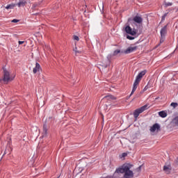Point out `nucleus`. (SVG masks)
<instances>
[{"label":"nucleus","instance_id":"1","mask_svg":"<svg viewBox=\"0 0 178 178\" xmlns=\"http://www.w3.org/2000/svg\"><path fill=\"white\" fill-rule=\"evenodd\" d=\"M130 169H131V165L124 164L122 167L118 168L115 173H124V178H133L134 177V172Z\"/></svg>","mask_w":178,"mask_h":178},{"label":"nucleus","instance_id":"2","mask_svg":"<svg viewBox=\"0 0 178 178\" xmlns=\"http://www.w3.org/2000/svg\"><path fill=\"white\" fill-rule=\"evenodd\" d=\"M146 73H147V71L143 70V71H141L138 74V76H136V80H135V81L134 83V85H133L132 90L131 92V94L129 95V98H130V97H131V95H133V94H134V92H136V90H137V87H138V84H140V81H141V79H143V76H145Z\"/></svg>","mask_w":178,"mask_h":178},{"label":"nucleus","instance_id":"3","mask_svg":"<svg viewBox=\"0 0 178 178\" xmlns=\"http://www.w3.org/2000/svg\"><path fill=\"white\" fill-rule=\"evenodd\" d=\"M3 76L2 79H0V81H3V83L8 84V81H12V80H13V78L10 77V72H9L5 67H3Z\"/></svg>","mask_w":178,"mask_h":178},{"label":"nucleus","instance_id":"4","mask_svg":"<svg viewBox=\"0 0 178 178\" xmlns=\"http://www.w3.org/2000/svg\"><path fill=\"white\" fill-rule=\"evenodd\" d=\"M148 109V105H144L141 106L140 108L136 109L134 111V119H137L138 116H140V113H143L145 111H147Z\"/></svg>","mask_w":178,"mask_h":178},{"label":"nucleus","instance_id":"5","mask_svg":"<svg viewBox=\"0 0 178 178\" xmlns=\"http://www.w3.org/2000/svg\"><path fill=\"white\" fill-rule=\"evenodd\" d=\"M168 33V25H165L164 27H163L160 31L161 34V39L160 42L162 44L163 41H165V38L166 37V34Z\"/></svg>","mask_w":178,"mask_h":178},{"label":"nucleus","instance_id":"6","mask_svg":"<svg viewBox=\"0 0 178 178\" xmlns=\"http://www.w3.org/2000/svg\"><path fill=\"white\" fill-rule=\"evenodd\" d=\"M125 31L127 34H130V35H136V34H137V30L135 29L133 30L130 26H127L125 27Z\"/></svg>","mask_w":178,"mask_h":178},{"label":"nucleus","instance_id":"7","mask_svg":"<svg viewBox=\"0 0 178 178\" xmlns=\"http://www.w3.org/2000/svg\"><path fill=\"white\" fill-rule=\"evenodd\" d=\"M138 48V47L137 46H130L124 51V54H125L126 55L131 54L132 52L137 51Z\"/></svg>","mask_w":178,"mask_h":178},{"label":"nucleus","instance_id":"8","mask_svg":"<svg viewBox=\"0 0 178 178\" xmlns=\"http://www.w3.org/2000/svg\"><path fill=\"white\" fill-rule=\"evenodd\" d=\"M163 170L166 175H170V172H172V166L170 165H165L163 166Z\"/></svg>","mask_w":178,"mask_h":178},{"label":"nucleus","instance_id":"9","mask_svg":"<svg viewBox=\"0 0 178 178\" xmlns=\"http://www.w3.org/2000/svg\"><path fill=\"white\" fill-rule=\"evenodd\" d=\"M118 54H120V49H117V50L114 51L113 54H108L107 56V59H108V62H111V59H112V56H116V55H118Z\"/></svg>","mask_w":178,"mask_h":178},{"label":"nucleus","instance_id":"10","mask_svg":"<svg viewBox=\"0 0 178 178\" xmlns=\"http://www.w3.org/2000/svg\"><path fill=\"white\" fill-rule=\"evenodd\" d=\"M133 20L134 22H135V23H138V24H140V23H143V17L138 15L135 16Z\"/></svg>","mask_w":178,"mask_h":178},{"label":"nucleus","instance_id":"11","mask_svg":"<svg viewBox=\"0 0 178 178\" xmlns=\"http://www.w3.org/2000/svg\"><path fill=\"white\" fill-rule=\"evenodd\" d=\"M17 5L18 8H22V6H26L27 5V1L26 0H19Z\"/></svg>","mask_w":178,"mask_h":178},{"label":"nucleus","instance_id":"12","mask_svg":"<svg viewBox=\"0 0 178 178\" xmlns=\"http://www.w3.org/2000/svg\"><path fill=\"white\" fill-rule=\"evenodd\" d=\"M40 69H41V66L40 65V63H36L35 67L33 70V73H34V74H35V73H37V72H38L40 70Z\"/></svg>","mask_w":178,"mask_h":178},{"label":"nucleus","instance_id":"13","mask_svg":"<svg viewBox=\"0 0 178 178\" xmlns=\"http://www.w3.org/2000/svg\"><path fill=\"white\" fill-rule=\"evenodd\" d=\"M159 116H160V118H166V116H168V113L165 111H160L159 112Z\"/></svg>","mask_w":178,"mask_h":178},{"label":"nucleus","instance_id":"14","mask_svg":"<svg viewBox=\"0 0 178 178\" xmlns=\"http://www.w3.org/2000/svg\"><path fill=\"white\" fill-rule=\"evenodd\" d=\"M156 130V123L154 124L153 126H152L149 129L150 133H154V131Z\"/></svg>","mask_w":178,"mask_h":178},{"label":"nucleus","instance_id":"15","mask_svg":"<svg viewBox=\"0 0 178 178\" xmlns=\"http://www.w3.org/2000/svg\"><path fill=\"white\" fill-rule=\"evenodd\" d=\"M43 133L47 135L48 133V129L47 128V124H44L43 125Z\"/></svg>","mask_w":178,"mask_h":178},{"label":"nucleus","instance_id":"16","mask_svg":"<svg viewBox=\"0 0 178 178\" xmlns=\"http://www.w3.org/2000/svg\"><path fill=\"white\" fill-rule=\"evenodd\" d=\"M15 6H16L15 4L12 3V4H9L6 7V9H13V8H15Z\"/></svg>","mask_w":178,"mask_h":178},{"label":"nucleus","instance_id":"17","mask_svg":"<svg viewBox=\"0 0 178 178\" xmlns=\"http://www.w3.org/2000/svg\"><path fill=\"white\" fill-rule=\"evenodd\" d=\"M172 5H173V3L171 2H166V1L164 2L165 8H168V6H172Z\"/></svg>","mask_w":178,"mask_h":178},{"label":"nucleus","instance_id":"18","mask_svg":"<svg viewBox=\"0 0 178 178\" xmlns=\"http://www.w3.org/2000/svg\"><path fill=\"white\" fill-rule=\"evenodd\" d=\"M104 98H107V99H116V97L113 95L106 96Z\"/></svg>","mask_w":178,"mask_h":178},{"label":"nucleus","instance_id":"19","mask_svg":"<svg viewBox=\"0 0 178 178\" xmlns=\"http://www.w3.org/2000/svg\"><path fill=\"white\" fill-rule=\"evenodd\" d=\"M73 51H75V54H81V50L77 49L76 47H75V48H74Z\"/></svg>","mask_w":178,"mask_h":178},{"label":"nucleus","instance_id":"20","mask_svg":"<svg viewBox=\"0 0 178 178\" xmlns=\"http://www.w3.org/2000/svg\"><path fill=\"white\" fill-rule=\"evenodd\" d=\"M170 106H172V108H174V109H175V108H177L178 104L176 102H172L170 104Z\"/></svg>","mask_w":178,"mask_h":178},{"label":"nucleus","instance_id":"21","mask_svg":"<svg viewBox=\"0 0 178 178\" xmlns=\"http://www.w3.org/2000/svg\"><path fill=\"white\" fill-rule=\"evenodd\" d=\"M166 16H168V13H165L161 17V22H165V19H166Z\"/></svg>","mask_w":178,"mask_h":178},{"label":"nucleus","instance_id":"22","mask_svg":"<svg viewBox=\"0 0 178 178\" xmlns=\"http://www.w3.org/2000/svg\"><path fill=\"white\" fill-rule=\"evenodd\" d=\"M127 156V153H122V155L120 156V158H126Z\"/></svg>","mask_w":178,"mask_h":178},{"label":"nucleus","instance_id":"23","mask_svg":"<svg viewBox=\"0 0 178 178\" xmlns=\"http://www.w3.org/2000/svg\"><path fill=\"white\" fill-rule=\"evenodd\" d=\"M73 38L74 40H75V41H79L80 40V38H79V36L77 35H74Z\"/></svg>","mask_w":178,"mask_h":178},{"label":"nucleus","instance_id":"24","mask_svg":"<svg viewBox=\"0 0 178 178\" xmlns=\"http://www.w3.org/2000/svg\"><path fill=\"white\" fill-rule=\"evenodd\" d=\"M12 23H19V19H14L11 21Z\"/></svg>","mask_w":178,"mask_h":178},{"label":"nucleus","instance_id":"25","mask_svg":"<svg viewBox=\"0 0 178 178\" xmlns=\"http://www.w3.org/2000/svg\"><path fill=\"white\" fill-rule=\"evenodd\" d=\"M40 4L35 3L34 4H33V8H37V6H38Z\"/></svg>","mask_w":178,"mask_h":178},{"label":"nucleus","instance_id":"26","mask_svg":"<svg viewBox=\"0 0 178 178\" xmlns=\"http://www.w3.org/2000/svg\"><path fill=\"white\" fill-rule=\"evenodd\" d=\"M127 38H128V40H134V38H133V37H131V36H129V35H128V36L127 37Z\"/></svg>","mask_w":178,"mask_h":178},{"label":"nucleus","instance_id":"27","mask_svg":"<svg viewBox=\"0 0 178 178\" xmlns=\"http://www.w3.org/2000/svg\"><path fill=\"white\" fill-rule=\"evenodd\" d=\"M159 129H161V126H159V124H156V130L158 131V130H159Z\"/></svg>","mask_w":178,"mask_h":178},{"label":"nucleus","instance_id":"28","mask_svg":"<svg viewBox=\"0 0 178 178\" xmlns=\"http://www.w3.org/2000/svg\"><path fill=\"white\" fill-rule=\"evenodd\" d=\"M18 44L19 45H22V44H24V41H19Z\"/></svg>","mask_w":178,"mask_h":178},{"label":"nucleus","instance_id":"29","mask_svg":"<svg viewBox=\"0 0 178 178\" xmlns=\"http://www.w3.org/2000/svg\"><path fill=\"white\" fill-rule=\"evenodd\" d=\"M140 97V95H136L135 98H138Z\"/></svg>","mask_w":178,"mask_h":178},{"label":"nucleus","instance_id":"30","mask_svg":"<svg viewBox=\"0 0 178 178\" xmlns=\"http://www.w3.org/2000/svg\"><path fill=\"white\" fill-rule=\"evenodd\" d=\"M5 154H7L6 150H5L3 155H5Z\"/></svg>","mask_w":178,"mask_h":178},{"label":"nucleus","instance_id":"31","mask_svg":"<svg viewBox=\"0 0 178 178\" xmlns=\"http://www.w3.org/2000/svg\"><path fill=\"white\" fill-rule=\"evenodd\" d=\"M145 90H146V88H145L144 90H143V91H145Z\"/></svg>","mask_w":178,"mask_h":178},{"label":"nucleus","instance_id":"32","mask_svg":"<svg viewBox=\"0 0 178 178\" xmlns=\"http://www.w3.org/2000/svg\"><path fill=\"white\" fill-rule=\"evenodd\" d=\"M128 22H130V19H128Z\"/></svg>","mask_w":178,"mask_h":178}]
</instances>
